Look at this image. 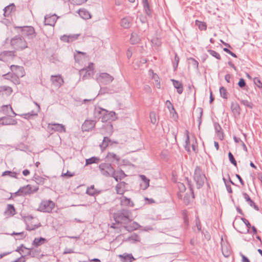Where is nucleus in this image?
<instances>
[{
    "label": "nucleus",
    "mask_w": 262,
    "mask_h": 262,
    "mask_svg": "<svg viewBox=\"0 0 262 262\" xmlns=\"http://www.w3.org/2000/svg\"><path fill=\"white\" fill-rule=\"evenodd\" d=\"M111 142V139L107 137H104L102 143L100 145V148L102 150H104Z\"/></svg>",
    "instance_id": "36"
},
{
    "label": "nucleus",
    "mask_w": 262,
    "mask_h": 262,
    "mask_svg": "<svg viewBox=\"0 0 262 262\" xmlns=\"http://www.w3.org/2000/svg\"><path fill=\"white\" fill-rule=\"evenodd\" d=\"M126 183L125 182H121L116 186V190L117 194H123L124 192V188Z\"/></svg>",
    "instance_id": "32"
},
{
    "label": "nucleus",
    "mask_w": 262,
    "mask_h": 262,
    "mask_svg": "<svg viewBox=\"0 0 262 262\" xmlns=\"http://www.w3.org/2000/svg\"><path fill=\"white\" fill-rule=\"evenodd\" d=\"M141 179L142 183L140 184V187L143 190L146 189L149 186V179L145 175L141 174L140 176Z\"/></svg>",
    "instance_id": "25"
},
{
    "label": "nucleus",
    "mask_w": 262,
    "mask_h": 262,
    "mask_svg": "<svg viewBox=\"0 0 262 262\" xmlns=\"http://www.w3.org/2000/svg\"><path fill=\"white\" fill-rule=\"evenodd\" d=\"M183 219H184V224L186 225H189V219H188V217L187 216V212L186 210H184L183 211Z\"/></svg>",
    "instance_id": "59"
},
{
    "label": "nucleus",
    "mask_w": 262,
    "mask_h": 262,
    "mask_svg": "<svg viewBox=\"0 0 262 262\" xmlns=\"http://www.w3.org/2000/svg\"><path fill=\"white\" fill-rule=\"evenodd\" d=\"M96 121L91 120H85L82 124L81 129L82 132H90L95 126Z\"/></svg>",
    "instance_id": "13"
},
{
    "label": "nucleus",
    "mask_w": 262,
    "mask_h": 262,
    "mask_svg": "<svg viewBox=\"0 0 262 262\" xmlns=\"http://www.w3.org/2000/svg\"><path fill=\"white\" fill-rule=\"evenodd\" d=\"M31 252H32V257H35L40 254L41 252V250L38 249H35L34 248H31Z\"/></svg>",
    "instance_id": "53"
},
{
    "label": "nucleus",
    "mask_w": 262,
    "mask_h": 262,
    "mask_svg": "<svg viewBox=\"0 0 262 262\" xmlns=\"http://www.w3.org/2000/svg\"><path fill=\"white\" fill-rule=\"evenodd\" d=\"M241 220L244 222V223L245 224V225L247 226V227L248 228L247 230V232H249V229L251 228V226L249 222L246 220V219L244 217L241 218Z\"/></svg>",
    "instance_id": "63"
},
{
    "label": "nucleus",
    "mask_w": 262,
    "mask_h": 262,
    "mask_svg": "<svg viewBox=\"0 0 262 262\" xmlns=\"http://www.w3.org/2000/svg\"><path fill=\"white\" fill-rule=\"evenodd\" d=\"M240 102L242 104H243L244 105H245V106H246L249 108L252 109L254 107L253 103L252 102L249 101L247 100L241 99V100H240Z\"/></svg>",
    "instance_id": "46"
},
{
    "label": "nucleus",
    "mask_w": 262,
    "mask_h": 262,
    "mask_svg": "<svg viewBox=\"0 0 262 262\" xmlns=\"http://www.w3.org/2000/svg\"><path fill=\"white\" fill-rule=\"evenodd\" d=\"M140 41V38L137 33L133 32L131 34L130 41L133 45H136Z\"/></svg>",
    "instance_id": "34"
},
{
    "label": "nucleus",
    "mask_w": 262,
    "mask_h": 262,
    "mask_svg": "<svg viewBox=\"0 0 262 262\" xmlns=\"http://www.w3.org/2000/svg\"><path fill=\"white\" fill-rule=\"evenodd\" d=\"M188 60L189 64H191L195 69H199V62L196 60L193 57H189L188 58Z\"/></svg>",
    "instance_id": "42"
},
{
    "label": "nucleus",
    "mask_w": 262,
    "mask_h": 262,
    "mask_svg": "<svg viewBox=\"0 0 262 262\" xmlns=\"http://www.w3.org/2000/svg\"><path fill=\"white\" fill-rule=\"evenodd\" d=\"M118 257L120 259L121 262H132L136 259L132 253H127L119 254Z\"/></svg>",
    "instance_id": "17"
},
{
    "label": "nucleus",
    "mask_w": 262,
    "mask_h": 262,
    "mask_svg": "<svg viewBox=\"0 0 262 262\" xmlns=\"http://www.w3.org/2000/svg\"><path fill=\"white\" fill-rule=\"evenodd\" d=\"M99 113L100 114H102L103 116L102 117V122H106L109 120H114L116 117V113L115 112L112 111L108 113V111L105 109H102L101 111H99Z\"/></svg>",
    "instance_id": "10"
},
{
    "label": "nucleus",
    "mask_w": 262,
    "mask_h": 262,
    "mask_svg": "<svg viewBox=\"0 0 262 262\" xmlns=\"http://www.w3.org/2000/svg\"><path fill=\"white\" fill-rule=\"evenodd\" d=\"M51 81L53 84L57 87L61 86L64 83L63 79L60 75L51 76Z\"/></svg>",
    "instance_id": "19"
},
{
    "label": "nucleus",
    "mask_w": 262,
    "mask_h": 262,
    "mask_svg": "<svg viewBox=\"0 0 262 262\" xmlns=\"http://www.w3.org/2000/svg\"><path fill=\"white\" fill-rule=\"evenodd\" d=\"M139 227V225L134 222L130 226H125L124 227V229L128 231H132L137 229Z\"/></svg>",
    "instance_id": "39"
},
{
    "label": "nucleus",
    "mask_w": 262,
    "mask_h": 262,
    "mask_svg": "<svg viewBox=\"0 0 262 262\" xmlns=\"http://www.w3.org/2000/svg\"><path fill=\"white\" fill-rule=\"evenodd\" d=\"M196 111H198L199 113V117H198L197 121L199 122V127H200V126L202 123V117L203 115V111L202 108L198 107L196 109Z\"/></svg>",
    "instance_id": "52"
},
{
    "label": "nucleus",
    "mask_w": 262,
    "mask_h": 262,
    "mask_svg": "<svg viewBox=\"0 0 262 262\" xmlns=\"http://www.w3.org/2000/svg\"><path fill=\"white\" fill-rule=\"evenodd\" d=\"M114 80V77L107 73H101L96 78L97 81L100 85H107Z\"/></svg>",
    "instance_id": "8"
},
{
    "label": "nucleus",
    "mask_w": 262,
    "mask_h": 262,
    "mask_svg": "<svg viewBox=\"0 0 262 262\" xmlns=\"http://www.w3.org/2000/svg\"><path fill=\"white\" fill-rule=\"evenodd\" d=\"M101 173L105 177H111L114 172V168L112 164L108 163H101L99 166Z\"/></svg>",
    "instance_id": "6"
},
{
    "label": "nucleus",
    "mask_w": 262,
    "mask_h": 262,
    "mask_svg": "<svg viewBox=\"0 0 262 262\" xmlns=\"http://www.w3.org/2000/svg\"><path fill=\"white\" fill-rule=\"evenodd\" d=\"M20 116H24V118L29 120L34 116H37V113H35L34 111H32L28 113L20 115Z\"/></svg>",
    "instance_id": "43"
},
{
    "label": "nucleus",
    "mask_w": 262,
    "mask_h": 262,
    "mask_svg": "<svg viewBox=\"0 0 262 262\" xmlns=\"http://www.w3.org/2000/svg\"><path fill=\"white\" fill-rule=\"evenodd\" d=\"M142 5L143 6V10L145 14L149 17H152L153 10L149 4L148 0H142Z\"/></svg>",
    "instance_id": "14"
},
{
    "label": "nucleus",
    "mask_w": 262,
    "mask_h": 262,
    "mask_svg": "<svg viewBox=\"0 0 262 262\" xmlns=\"http://www.w3.org/2000/svg\"><path fill=\"white\" fill-rule=\"evenodd\" d=\"M15 56L14 51H4L0 53V60L5 61L9 57Z\"/></svg>",
    "instance_id": "18"
},
{
    "label": "nucleus",
    "mask_w": 262,
    "mask_h": 262,
    "mask_svg": "<svg viewBox=\"0 0 262 262\" xmlns=\"http://www.w3.org/2000/svg\"><path fill=\"white\" fill-rule=\"evenodd\" d=\"M48 132L52 134L55 132L65 133L66 132L65 126L59 123H49L47 126Z\"/></svg>",
    "instance_id": "7"
},
{
    "label": "nucleus",
    "mask_w": 262,
    "mask_h": 262,
    "mask_svg": "<svg viewBox=\"0 0 262 262\" xmlns=\"http://www.w3.org/2000/svg\"><path fill=\"white\" fill-rule=\"evenodd\" d=\"M106 158L107 159L108 161L111 162H118L120 160L119 156H117L114 152H108Z\"/></svg>",
    "instance_id": "31"
},
{
    "label": "nucleus",
    "mask_w": 262,
    "mask_h": 262,
    "mask_svg": "<svg viewBox=\"0 0 262 262\" xmlns=\"http://www.w3.org/2000/svg\"><path fill=\"white\" fill-rule=\"evenodd\" d=\"M21 188H23L22 194L24 195H26L27 194H30L31 193V185H27L26 186L21 187Z\"/></svg>",
    "instance_id": "45"
},
{
    "label": "nucleus",
    "mask_w": 262,
    "mask_h": 262,
    "mask_svg": "<svg viewBox=\"0 0 262 262\" xmlns=\"http://www.w3.org/2000/svg\"><path fill=\"white\" fill-rule=\"evenodd\" d=\"M86 193L91 196H93L96 194H98L99 191H98L97 189H95L94 185H92L87 188Z\"/></svg>",
    "instance_id": "41"
},
{
    "label": "nucleus",
    "mask_w": 262,
    "mask_h": 262,
    "mask_svg": "<svg viewBox=\"0 0 262 262\" xmlns=\"http://www.w3.org/2000/svg\"><path fill=\"white\" fill-rule=\"evenodd\" d=\"M87 0H71V3L73 5H80L86 3Z\"/></svg>",
    "instance_id": "60"
},
{
    "label": "nucleus",
    "mask_w": 262,
    "mask_h": 262,
    "mask_svg": "<svg viewBox=\"0 0 262 262\" xmlns=\"http://www.w3.org/2000/svg\"><path fill=\"white\" fill-rule=\"evenodd\" d=\"M100 159L99 158L96 157H92L86 160V165L98 163Z\"/></svg>",
    "instance_id": "44"
},
{
    "label": "nucleus",
    "mask_w": 262,
    "mask_h": 262,
    "mask_svg": "<svg viewBox=\"0 0 262 262\" xmlns=\"http://www.w3.org/2000/svg\"><path fill=\"white\" fill-rule=\"evenodd\" d=\"M41 225H40V223L39 224H38V225H31V226L27 225V226H26V229L27 230H28V231H32V230H34L38 228Z\"/></svg>",
    "instance_id": "55"
},
{
    "label": "nucleus",
    "mask_w": 262,
    "mask_h": 262,
    "mask_svg": "<svg viewBox=\"0 0 262 262\" xmlns=\"http://www.w3.org/2000/svg\"><path fill=\"white\" fill-rule=\"evenodd\" d=\"M113 217L117 224H127L133 221L132 212L127 209H121L114 213Z\"/></svg>",
    "instance_id": "1"
},
{
    "label": "nucleus",
    "mask_w": 262,
    "mask_h": 262,
    "mask_svg": "<svg viewBox=\"0 0 262 262\" xmlns=\"http://www.w3.org/2000/svg\"><path fill=\"white\" fill-rule=\"evenodd\" d=\"M58 17L55 14L46 15L45 16L44 24L45 25H49L51 26H54L56 24Z\"/></svg>",
    "instance_id": "12"
},
{
    "label": "nucleus",
    "mask_w": 262,
    "mask_h": 262,
    "mask_svg": "<svg viewBox=\"0 0 262 262\" xmlns=\"http://www.w3.org/2000/svg\"><path fill=\"white\" fill-rule=\"evenodd\" d=\"M16 7L14 3L10 4L4 9V15L5 17H9L12 12H15Z\"/></svg>",
    "instance_id": "20"
},
{
    "label": "nucleus",
    "mask_w": 262,
    "mask_h": 262,
    "mask_svg": "<svg viewBox=\"0 0 262 262\" xmlns=\"http://www.w3.org/2000/svg\"><path fill=\"white\" fill-rule=\"evenodd\" d=\"M173 85L175 89H177L178 93L181 94L183 92V85L181 82L174 80L171 79Z\"/></svg>",
    "instance_id": "26"
},
{
    "label": "nucleus",
    "mask_w": 262,
    "mask_h": 262,
    "mask_svg": "<svg viewBox=\"0 0 262 262\" xmlns=\"http://www.w3.org/2000/svg\"><path fill=\"white\" fill-rule=\"evenodd\" d=\"M120 25L124 29L129 28L131 26V20L128 17L123 18L120 21Z\"/></svg>",
    "instance_id": "33"
},
{
    "label": "nucleus",
    "mask_w": 262,
    "mask_h": 262,
    "mask_svg": "<svg viewBox=\"0 0 262 262\" xmlns=\"http://www.w3.org/2000/svg\"><path fill=\"white\" fill-rule=\"evenodd\" d=\"M47 242V239L44 237H35L32 242V245L35 248H37L38 247L44 244Z\"/></svg>",
    "instance_id": "27"
},
{
    "label": "nucleus",
    "mask_w": 262,
    "mask_h": 262,
    "mask_svg": "<svg viewBox=\"0 0 262 262\" xmlns=\"http://www.w3.org/2000/svg\"><path fill=\"white\" fill-rule=\"evenodd\" d=\"M228 158L231 163H232L234 166H237V162L233 154L231 152H228Z\"/></svg>",
    "instance_id": "51"
},
{
    "label": "nucleus",
    "mask_w": 262,
    "mask_h": 262,
    "mask_svg": "<svg viewBox=\"0 0 262 262\" xmlns=\"http://www.w3.org/2000/svg\"><path fill=\"white\" fill-rule=\"evenodd\" d=\"M5 92H6V94L7 95L9 96L12 94L13 92V89L11 87L9 86H5Z\"/></svg>",
    "instance_id": "64"
},
{
    "label": "nucleus",
    "mask_w": 262,
    "mask_h": 262,
    "mask_svg": "<svg viewBox=\"0 0 262 262\" xmlns=\"http://www.w3.org/2000/svg\"><path fill=\"white\" fill-rule=\"evenodd\" d=\"M126 176L124 172L122 170L116 171L114 170V173H112V177H113L116 181L118 182Z\"/></svg>",
    "instance_id": "24"
},
{
    "label": "nucleus",
    "mask_w": 262,
    "mask_h": 262,
    "mask_svg": "<svg viewBox=\"0 0 262 262\" xmlns=\"http://www.w3.org/2000/svg\"><path fill=\"white\" fill-rule=\"evenodd\" d=\"M17 123V121L16 119H13L9 116L0 118V125H16Z\"/></svg>",
    "instance_id": "15"
},
{
    "label": "nucleus",
    "mask_w": 262,
    "mask_h": 262,
    "mask_svg": "<svg viewBox=\"0 0 262 262\" xmlns=\"http://www.w3.org/2000/svg\"><path fill=\"white\" fill-rule=\"evenodd\" d=\"M77 12L79 16L84 19H89L91 18L90 13L85 8L79 9Z\"/></svg>",
    "instance_id": "23"
},
{
    "label": "nucleus",
    "mask_w": 262,
    "mask_h": 262,
    "mask_svg": "<svg viewBox=\"0 0 262 262\" xmlns=\"http://www.w3.org/2000/svg\"><path fill=\"white\" fill-rule=\"evenodd\" d=\"M254 84L259 88H262V82L260 80V79L257 78L255 77L254 78L253 80Z\"/></svg>",
    "instance_id": "61"
},
{
    "label": "nucleus",
    "mask_w": 262,
    "mask_h": 262,
    "mask_svg": "<svg viewBox=\"0 0 262 262\" xmlns=\"http://www.w3.org/2000/svg\"><path fill=\"white\" fill-rule=\"evenodd\" d=\"M17 174L16 172L6 170L3 172L2 176H9L11 178H17Z\"/></svg>",
    "instance_id": "47"
},
{
    "label": "nucleus",
    "mask_w": 262,
    "mask_h": 262,
    "mask_svg": "<svg viewBox=\"0 0 262 262\" xmlns=\"http://www.w3.org/2000/svg\"><path fill=\"white\" fill-rule=\"evenodd\" d=\"M149 117L151 123L154 124H156L157 121L156 113L155 112H151L149 114Z\"/></svg>",
    "instance_id": "57"
},
{
    "label": "nucleus",
    "mask_w": 262,
    "mask_h": 262,
    "mask_svg": "<svg viewBox=\"0 0 262 262\" xmlns=\"http://www.w3.org/2000/svg\"><path fill=\"white\" fill-rule=\"evenodd\" d=\"M231 110L234 115L239 116L241 113V108L237 102H232L231 104Z\"/></svg>",
    "instance_id": "30"
},
{
    "label": "nucleus",
    "mask_w": 262,
    "mask_h": 262,
    "mask_svg": "<svg viewBox=\"0 0 262 262\" xmlns=\"http://www.w3.org/2000/svg\"><path fill=\"white\" fill-rule=\"evenodd\" d=\"M195 225H196V227L197 228L198 231L199 232L201 231H202V225H201V221H200L198 216H196V217H195Z\"/></svg>",
    "instance_id": "54"
},
{
    "label": "nucleus",
    "mask_w": 262,
    "mask_h": 262,
    "mask_svg": "<svg viewBox=\"0 0 262 262\" xmlns=\"http://www.w3.org/2000/svg\"><path fill=\"white\" fill-rule=\"evenodd\" d=\"M187 185L188 186L189 189L191 192V193L192 194V198H194V191H193V185L191 183V181L188 179V178H185Z\"/></svg>",
    "instance_id": "49"
},
{
    "label": "nucleus",
    "mask_w": 262,
    "mask_h": 262,
    "mask_svg": "<svg viewBox=\"0 0 262 262\" xmlns=\"http://www.w3.org/2000/svg\"><path fill=\"white\" fill-rule=\"evenodd\" d=\"M207 52L213 57H215L216 59L218 60H220L221 59V55L219 53L216 52L214 50L209 49L207 50Z\"/></svg>",
    "instance_id": "48"
},
{
    "label": "nucleus",
    "mask_w": 262,
    "mask_h": 262,
    "mask_svg": "<svg viewBox=\"0 0 262 262\" xmlns=\"http://www.w3.org/2000/svg\"><path fill=\"white\" fill-rule=\"evenodd\" d=\"M193 179L196 184L197 189L201 188L207 180L205 172L200 166H196L194 169Z\"/></svg>",
    "instance_id": "2"
},
{
    "label": "nucleus",
    "mask_w": 262,
    "mask_h": 262,
    "mask_svg": "<svg viewBox=\"0 0 262 262\" xmlns=\"http://www.w3.org/2000/svg\"><path fill=\"white\" fill-rule=\"evenodd\" d=\"M120 204L121 206L133 207L134 206L133 202L130 199L127 198L124 195H122L120 198Z\"/></svg>",
    "instance_id": "21"
},
{
    "label": "nucleus",
    "mask_w": 262,
    "mask_h": 262,
    "mask_svg": "<svg viewBox=\"0 0 262 262\" xmlns=\"http://www.w3.org/2000/svg\"><path fill=\"white\" fill-rule=\"evenodd\" d=\"M93 63H91L86 69H82L79 71V74L82 76V79H89L93 74Z\"/></svg>",
    "instance_id": "9"
},
{
    "label": "nucleus",
    "mask_w": 262,
    "mask_h": 262,
    "mask_svg": "<svg viewBox=\"0 0 262 262\" xmlns=\"http://www.w3.org/2000/svg\"><path fill=\"white\" fill-rule=\"evenodd\" d=\"M180 61V58L176 52H174V57L173 60H172V63L173 68L174 71H176L177 70V68L178 67V64Z\"/></svg>",
    "instance_id": "37"
},
{
    "label": "nucleus",
    "mask_w": 262,
    "mask_h": 262,
    "mask_svg": "<svg viewBox=\"0 0 262 262\" xmlns=\"http://www.w3.org/2000/svg\"><path fill=\"white\" fill-rule=\"evenodd\" d=\"M55 207V203L51 200H42L40 202L37 211L42 212L50 213Z\"/></svg>",
    "instance_id": "5"
},
{
    "label": "nucleus",
    "mask_w": 262,
    "mask_h": 262,
    "mask_svg": "<svg viewBox=\"0 0 262 262\" xmlns=\"http://www.w3.org/2000/svg\"><path fill=\"white\" fill-rule=\"evenodd\" d=\"M238 86L242 89H243L246 85V83L244 78L239 79V80L237 83Z\"/></svg>",
    "instance_id": "62"
},
{
    "label": "nucleus",
    "mask_w": 262,
    "mask_h": 262,
    "mask_svg": "<svg viewBox=\"0 0 262 262\" xmlns=\"http://www.w3.org/2000/svg\"><path fill=\"white\" fill-rule=\"evenodd\" d=\"M185 134L186 135V139L184 147L186 150H187L188 152H190V138L189 136V131L188 130H186L185 132Z\"/></svg>",
    "instance_id": "35"
},
{
    "label": "nucleus",
    "mask_w": 262,
    "mask_h": 262,
    "mask_svg": "<svg viewBox=\"0 0 262 262\" xmlns=\"http://www.w3.org/2000/svg\"><path fill=\"white\" fill-rule=\"evenodd\" d=\"M243 196L244 198L245 199V200L248 203L249 205L253 207L254 209H255L257 211H259V207L256 204L254 203V201H253L249 195L246 193V192H243Z\"/></svg>",
    "instance_id": "22"
},
{
    "label": "nucleus",
    "mask_w": 262,
    "mask_h": 262,
    "mask_svg": "<svg viewBox=\"0 0 262 262\" xmlns=\"http://www.w3.org/2000/svg\"><path fill=\"white\" fill-rule=\"evenodd\" d=\"M214 127L216 134L221 140H222L224 138V133L221 125L219 123L215 122Z\"/></svg>",
    "instance_id": "28"
},
{
    "label": "nucleus",
    "mask_w": 262,
    "mask_h": 262,
    "mask_svg": "<svg viewBox=\"0 0 262 262\" xmlns=\"http://www.w3.org/2000/svg\"><path fill=\"white\" fill-rule=\"evenodd\" d=\"M4 214L8 216H13L15 215L16 214V210L14 205L12 204H8L7 208L4 212Z\"/></svg>",
    "instance_id": "29"
},
{
    "label": "nucleus",
    "mask_w": 262,
    "mask_h": 262,
    "mask_svg": "<svg viewBox=\"0 0 262 262\" xmlns=\"http://www.w3.org/2000/svg\"><path fill=\"white\" fill-rule=\"evenodd\" d=\"M220 93L222 97L224 99L227 98V92L226 89L224 86H221L220 88Z\"/></svg>",
    "instance_id": "50"
},
{
    "label": "nucleus",
    "mask_w": 262,
    "mask_h": 262,
    "mask_svg": "<svg viewBox=\"0 0 262 262\" xmlns=\"http://www.w3.org/2000/svg\"><path fill=\"white\" fill-rule=\"evenodd\" d=\"M195 24L201 31H205L207 29V25L206 23L204 21L196 20Z\"/></svg>",
    "instance_id": "38"
},
{
    "label": "nucleus",
    "mask_w": 262,
    "mask_h": 262,
    "mask_svg": "<svg viewBox=\"0 0 262 262\" xmlns=\"http://www.w3.org/2000/svg\"><path fill=\"white\" fill-rule=\"evenodd\" d=\"M177 187L179 191L184 192L186 190V187L185 185L181 182H178L177 183Z\"/></svg>",
    "instance_id": "56"
},
{
    "label": "nucleus",
    "mask_w": 262,
    "mask_h": 262,
    "mask_svg": "<svg viewBox=\"0 0 262 262\" xmlns=\"http://www.w3.org/2000/svg\"><path fill=\"white\" fill-rule=\"evenodd\" d=\"M80 35V34L63 35L61 37L60 39L64 42H71L77 40Z\"/></svg>",
    "instance_id": "16"
},
{
    "label": "nucleus",
    "mask_w": 262,
    "mask_h": 262,
    "mask_svg": "<svg viewBox=\"0 0 262 262\" xmlns=\"http://www.w3.org/2000/svg\"><path fill=\"white\" fill-rule=\"evenodd\" d=\"M15 29H19L22 36L27 38L28 39H33L36 36L34 27L31 26H14Z\"/></svg>",
    "instance_id": "4"
},
{
    "label": "nucleus",
    "mask_w": 262,
    "mask_h": 262,
    "mask_svg": "<svg viewBox=\"0 0 262 262\" xmlns=\"http://www.w3.org/2000/svg\"><path fill=\"white\" fill-rule=\"evenodd\" d=\"M10 69L16 77H23L25 75L24 69L21 66L16 65H12L10 67Z\"/></svg>",
    "instance_id": "11"
},
{
    "label": "nucleus",
    "mask_w": 262,
    "mask_h": 262,
    "mask_svg": "<svg viewBox=\"0 0 262 262\" xmlns=\"http://www.w3.org/2000/svg\"><path fill=\"white\" fill-rule=\"evenodd\" d=\"M33 180L38 185H43L46 180L45 178L36 174L33 177Z\"/></svg>",
    "instance_id": "40"
},
{
    "label": "nucleus",
    "mask_w": 262,
    "mask_h": 262,
    "mask_svg": "<svg viewBox=\"0 0 262 262\" xmlns=\"http://www.w3.org/2000/svg\"><path fill=\"white\" fill-rule=\"evenodd\" d=\"M10 45L15 51H22L28 48V43L23 36L15 35L10 40Z\"/></svg>",
    "instance_id": "3"
},
{
    "label": "nucleus",
    "mask_w": 262,
    "mask_h": 262,
    "mask_svg": "<svg viewBox=\"0 0 262 262\" xmlns=\"http://www.w3.org/2000/svg\"><path fill=\"white\" fill-rule=\"evenodd\" d=\"M166 105H167V107L169 110H170V108H171L172 110H174V113H175V114L177 115V113L174 109L173 104L169 100H166Z\"/></svg>",
    "instance_id": "58"
}]
</instances>
